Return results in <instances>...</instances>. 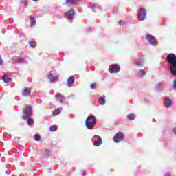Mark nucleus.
I'll return each instance as SVG.
<instances>
[{
    "label": "nucleus",
    "mask_w": 176,
    "mask_h": 176,
    "mask_svg": "<svg viewBox=\"0 0 176 176\" xmlns=\"http://www.w3.org/2000/svg\"><path fill=\"white\" fill-rule=\"evenodd\" d=\"M60 102L63 104L64 102V100L63 98L60 99Z\"/></svg>",
    "instance_id": "2f4dec72"
},
{
    "label": "nucleus",
    "mask_w": 176,
    "mask_h": 176,
    "mask_svg": "<svg viewBox=\"0 0 176 176\" xmlns=\"http://www.w3.org/2000/svg\"><path fill=\"white\" fill-rule=\"evenodd\" d=\"M128 119H129L130 120H133L135 118V116H134V114H129L127 116Z\"/></svg>",
    "instance_id": "b1692460"
},
{
    "label": "nucleus",
    "mask_w": 176,
    "mask_h": 176,
    "mask_svg": "<svg viewBox=\"0 0 176 176\" xmlns=\"http://www.w3.org/2000/svg\"><path fill=\"white\" fill-rule=\"evenodd\" d=\"M94 124H96V118H94V116H89L85 120L87 129H93Z\"/></svg>",
    "instance_id": "f03ea898"
},
{
    "label": "nucleus",
    "mask_w": 176,
    "mask_h": 176,
    "mask_svg": "<svg viewBox=\"0 0 176 176\" xmlns=\"http://www.w3.org/2000/svg\"><path fill=\"white\" fill-rule=\"evenodd\" d=\"M113 140L117 144H118V142H122V141L124 140V134L122 132H118L113 137Z\"/></svg>",
    "instance_id": "20e7f679"
},
{
    "label": "nucleus",
    "mask_w": 176,
    "mask_h": 176,
    "mask_svg": "<svg viewBox=\"0 0 176 176\" xmlns=\"http://www.w3.org/2000/svg\"><path fill=\"white\" fill-rule=\"evenodd\" d=\"M95 84H90L89 87L90 89H91L92 90H94V89H96V87L94 86Z\"/></svg>",
    "instance_id": "cd10ccee"
},
{
    "label": "nucleus",
    "mask_w": 176,
    "mask_h": 176,
    "mask_svg": "<svg viewBox=\"0 0 176 176\" xmlns=\"http://www.w3.org/2000/svg\"><path fill=\"white\" fill-rule=\"evenodd\" d=\"M23 96L25 97H30V96H31V89H30L28 88H24Z\"/></svg>",
    "instance_id": "9b49d317"
},
{
    "label": "nucleus",
    "mask_w": 176,
    "mask_h": 176,
    "mask_svg": "<svg viewBox=\"0 0 176 176\" xmlns=\"http://www.w3.org/2000/svg\"><path fill=\"white\" fill-rule=\"evenodd\" d=\"M56 97L57 98H63V94L58 93V94H56Z\"/></svg>",
    "instance_id": "bb28decb"
},
{
    "label": "nucleus",
    "mask_w": 176,
    "mask_h": 176,
    "mask_svg": "<svg viewBox=\"0 0 176 176\" xmlns=\"http://www.w3.org/2000/svg\"><path fill=\"white\" fill-rule=\"evenodd\" d=\"M32 1H37V0H32Z\"/></svg>",
    "instance_id": "72a5a7b5"
},
{
    "label": "nucleus",
    "mask_w": 176,
    "mask_h": 176,
    "mask_svg": "<svg viewBox=\"0 0 176 176\" xmlns=\"http://www.w3.org/2000/svg\"><path fill=\"white\" fill-rule=\"evenodd\" d=\"M48 79L51 81L53 82L57 79V77L53 76V74H49L48 75Z\"/></svg>",
    "instance_id": "dca6fc26"
},
{
    "label": "nucleus",
    "mask_w": 176,
    "mask_h": 176,
    "mask_svg": "<svg viewBox=\"0 0 176 176\" xmlns=\"http://www.w3.org/2000/svg\"><path fill=\"white\" fill-rule=\"evenodd\" d=\"M166 60L169 64L170 74L176 78V55L175 54H169L166 57Z\"/></svg>",
    "instance_id": "f257e3e1"
},
{
    "label": "nucleus",
    "mask_w": 176,
    "mask_h": 176,
    "mask_svg": "<svg viewBox=\"0 0 176 176\" xmlns=\"http://www.w3.org/2000/svg\"><path fill=\"white\" fill-rule=\"evenodd\" d=\"M60 113H61V110H60V109H56L53 112V115H54V116H57L60 115Z\"/></svg>",
    "instance_id": "a211bd4d"
},
{
    "label": "nucleus",
    "mask_w": 176,
    "mask_h": 176,
    "mask_svg": "<svg viewBox=\"0 0 176 176\" xmlns=\"http://www.w3.org/2000/svg\"><path fill=\"white\" fill-rule=\"evenodd\" d=\"M50 131H57V125H52L50 127Z\"/></svg>",
    "instance_id": "4be33fe9"
},
{
    "label": "nucleus",
    "mask_w": 176,
    "mask_h": 176,
    "mask_svg": "<svg viewBox=\"0 0 176 176\" xmlns=\"http://www.w3.org/2000/svg\"><path fill=\"white\" fill-rule=\"evenodd\" d=\"M32 115V107L30 106H28L26 109H24L23 111V119H28L30 116Z\"/></svg>",
    "instance_id": "39448f33"
},
{
    "label": "nucleus",
    "mask_w": 176,
    "mask_h": 176,
    "mask_svg": "<svg viewBox=\"0 0 176 176\" xmlns=\"http://www.w3.org/2000/svg\"><path fill=\"white\" fill-rule=\"evenodd\" d=\"M2 64H3V61L2 60V59H0V65H2Z\"/></svg>",
    "instance_id": "7c9ffc66"
},
{
    "label": "nucleus",
    "mask_w": 176,
    "mask_h": 176,
    "mask_svg": "<svg viewBox=\"0 0 176 176\" xmlns=\"http://www.w3.org/2000/svg\"><path fill=\"white\" fill-rule=\"evenodd\" d=\"M118 24H120V25H124L122 21H119Z\"/></svg>",
    "instance_id": "c756f323"
},
{
    "label": "nucleus",
    "mask_w": 176,
    "mask_h": 176,
    "mask_svg": "<svg viewBox=\"0 0 176 176\" xmlns=\"http://www.w3.org/2000/svg\"><path fill=\"white\" fill-rule=\"evenodd\" d=\"M138 17L139 20H140V21H143V20H145V19H146L147 17L146 10H145V8H140Z\"/></svg>",
    "instance_id": "423d86ee"
},
{
    "label": "nucleus",
    "mask_w": 176,
    "mask_h": 176,
    "mask_svg": "<svg viewBox=\"0 0 176 176\" xmlns=\"http://www.w3.org/2000/svg\"><path fill=\"white\" fill-rule=\"evenodd\" d=\"M146 74V72H145V71H144L143 69H141L138 74V76L141 77V76H144V75H145Z\"/></svg>",
    "instance_id": "5701e85b"
},
{
    "label": "nucleus",
    "mask_w": 176,
    "mask_h": 176,
    "mask_svg": "<svg viewBox=\"0 0 176 176\" xmlns=\"http://www.w3.org/2000/svg\"><path fill=\"white\" fill-rule=\"evenodd\" d=\"M1 80H3V82H4V83H9L10 82H11V78L9 77H6V76H3Z\"/></svg>",
    "instance_id": "ddd939ff"
},
{
    "label": "nucleus",
    "mask_w": 176,
    "mask_h": 176,
    "mask_svg": "<svg viewBox=\"0 0 176 176\" xmlns=\"http://www.w3.org/2000/svg\"><path fill=\"white\" fill-rule=\"evenodd\" d=\"M24 63H25V58H19L17 60L18 64H24Z\"/></svg>",
    "instance_id": "6ab92c4d"
},
{
    "label": "nucleus",
    "mask_w": 176,
    "mask_h": 176,
    "mask_svg": "<svg viewBox=\"0 0 176 176\" xmlns=\"http://www.w3.org/2000/svg\"><path fill=\"white\" fill-rule=\"evenodd\" d=\"M173 89L176 90V80L173 81Z\"/></svg>",
    "instance_id": "c85d7f7f"
},
{
    "label": "nucleus",
    "mask_w": 176,
    "mask_h": 176,
    "mask_svg": "<svg viewBox=\"0 0 176 176\" xmlns=\"http://www.w3.org/2000/svg\"><path fill=\"white\" fill-rule=\"evenodd\" d=\"M65 15L67 16V19H70V20L74 19V9H72L71 10L66 12Z\"/></svg>",
    "instance_id": "9d476101"
},
{
    "label": "nucleus",
    "mask_w": 176,
    "mask_h": 176,
    "mask_svg": "<svg viewBox=\"0 0 176 176\" xmlns=\"http://www.w3.org/2000/svg\"><path fill=\"white\" fill-rule=\"evenodd\" d=\"M74 80H75V77L74 76H70L69 78L67 80V86L68 87H71Z\"/></svg>",
    "instance_id": "1a4fd4ad"
},
{
    "label": "nucleus",
    "mask_w": 176,
    "mask_h": 176,
    "mask_svg": "<svg viewBox=\"0 0 176 176\" xmlns=\"http://www.w3.org/2000/svg\"><path fill=\"white\" fill-rule=\"evenodd\" d=\"M99 102H100V105H105V104H106L105 99L104 98H100Z\"/></svg>",
    "instance_id": "412c9836"
},
{
    "label": "nucleus",
    "mask_w": 176,
    "mask_h": 176,
    "mask_svg": "<svg viewBox=\"0 0 176 176\" xmlns=\"http://www.w3.org/2000/svg\"><path fill=\"white\" fill-rule=\"evenodd\" d=\"M34 140L36 141H38V142L41 141V136L38 135H34Z\"/></svg>",
    "instance_id": "a878e982"
},
{
    "label": "nucleus",
    "mask_w": 176,
    "mask_h": 176,
    "mask_svg": "<svg viewBox=\"0 0 176 176\" xmlns=\"http://www.w3.org/2000/svg\"><path fill=\"white\" fill-rule=\"evenodd\" d=\"M29 43L32 49H35V47H36V42L34 41H30Z\"/></svg>",
    "instance_id": "4468645a"
},
{
    "label": "nucleus",
    "mask_w": 176,
    "mask_h": 176,
    "mask_svg": "<svg viewBox=\"0 0 176 176\" xmlns=\"http://www.w3.org/2000/svg\"><path fill=\"white\" fill-rule=\"evenodd\" d=\"M145 37L147 41H148L149 43H151V45H153V46H156V45H157V42H156V38H155L151 34H147Z\"/></svg>",
    "instance_id": "0eeeda50"
},
{
    "label": "nucleus",
    "mask_w": 176,
    "mask_h": 176,
    "mask_svg": "<svg viewBox=\"0 0 176 176\" xmlns=\"http://www.w3.org/2000/svg\"><path fill=\"white\" fill-rule=\"evenodd\" d=\"M171 100L170 99H165V107H171Z\"/></svg>",
    "instance_id": "f3484780"
},
{
    "label": "nucleus",
    "mask_w": 176,
    "mask_h": 176,
    "mask_svg": "<svg viewBox=\"0 0 176 176\" xmlns=\"http://www.w3.org/2000/svg\"><path fill=\"white\" fill-rule=\"evenodd\" d=\"M94 145L95 146H100V145L102 144V139L101 137L98 135H95L94 138Z\"/></svg>",
    "instance_id": "6e6552de"
},
{
    "label": "nucleus",
    "mask_w": 176,
    "mask_h": 176,
    "mask_svg": "<svg viewBox=\"0 0 176 176\" xmlns=\"http://www.w3.org/2000/svg\"><path fill=\"white\" fill-rule=\"evenodd\" d=\"M79 0H65V3L68 5H76Z\"/></svg>",
    "instance_id": "f8f14e48"
},
{
    "label": "nucleus",
    "mask_w": 176,
    "mask_h": 176,
    "mask_svg": "<svg viewBox=\"0 0 176 176\" xmlns=\"http://www.w3.org/2000/svg\"><path fill=\"white\" fill-rule=\"evenodd\" d=\"M97 9H100V6H97V4H93L92 5V10L94 12H97Z\"/></svg>",
    "instance_id": "aec40b11"
},
{
    "label": "nucleus",
    "mask_w": 176,
    "mask_h": 176,
    "mask_svg": "<svg viewBox=\"0 0 176 176\" xmlns=\"http://www.w3.org/2000/svg\"><path fill=\"white\" fill-rule=\"evenodd\" d=\"M27 123L30 126V125H31L32 123H34V120H32V118H29L28 119Z\"/></svg>",
    "instance_id": "393cba45"
},
{
    "label": "nucleus",
    "mask_w": 176,
    "mask_h": 176,
    "mask_svg": "<svg viewBox=\"0 0 176 176\" xmlns=\"http://www.w3.org/2000/svg\"><path fill=\"white\" fill-rule=\"evenodd\" d=\"M120 71V66L118 64L111 65L109 67V72L110 74H116Z\"/></svg>",
    "instance_id": "7ed1b4c3"
},
{
    "label": "nucleus",
    "mask_w": 176,
    "mask_h": 176,
    "mask_svg": "<svg viewBox=\"0 0 176 176\" xmlns=\"http://www.w3.org/2000/svg\"><path fill=\"white\" fill-rule=\"evenodd\" d=\"M30 20L32 21L31 27H32V25H34V24H36V18L30 16Z\"/></svg>",
    "instance_id": "2eb2a0df"
},
{
    "label": "nucleus",
    "mask_w": 176,
    "mask_h": 176,
    "mask_svg": "<svg viewBox=\"0 0 176 176\" xmlns=\"http://www.w3.org/2000/svg\"><path fill=\"white\" fill-rule=\"evenodd\" d=\"M2 59V57L1 56V55H0V60H1Z\"/></svg>",
    "instance_id": "473e14b6"
}]
</instances>
